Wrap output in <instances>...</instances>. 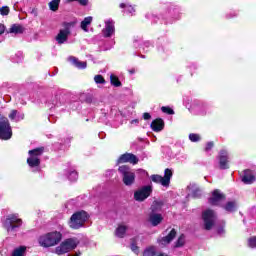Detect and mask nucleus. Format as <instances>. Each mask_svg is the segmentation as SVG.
Wrapping results in <instances>:
<instances>
[{
	"mask_svg": "<svg viewBox=\"0 0 256 256\" xmlns=\"http://www.w3.org/2000/svg\"><path fill=\"white\" fill-rule=\"evenodd\" d=\"M118 171L123 175V183L127 187L133 185L135 183V173L131 172L129 167L126 165L120 166Z\"/></svg>",
	"mask_w": 256,
	"mask_h": 256,
	"instance_id": "9d476101",
	"label": "nucleus"
},
{
	"mask_svg": "<svg viewBox=\"0 0 256 256\" xmlns=\"http://www.w3.org/2000/svg\"><path fill=\"white\" fill-rule=\"evenodd\" d=\"M9 119H11V121H23V119H25V114L17 110H12L9 114Z\"/></svg>",
	"mask_w": 256,
	"mask_h": 256,
	"instance_id": "4be33fe9",
	"label": "nucleus"
},
{
	"mask_svg": "<svg viewBox=\"0 0 256 256\" xmlns=\"http://www.w3.org/2000/svg\"><path fill=\"white\" fill-rule=\"evenodd\" d=\"M161 111L163 113H167V115H175V111H173V109H171L170 107H167V106H163L161 108Z\"/></svg>",
	"mask_w": 256,
	"mask_h": 256,
	"instance_id": "f704fd0d",
	"label": "nucleus"
},
{
	"mask_svg": "<svg viewBox=\"0 0 256 256\" xmlns=\"http://www.w3.org/2000/svg\"><path fill=\"white\" fill-rule=\"evenodd\" d=\"M163 127H165V122H163V119L161 118L153 120L151 123V129L156 133H159V131H163Z\"/></svg>",
	"mask_w": 256,
	"mask_h": 256,
	"instance_id": "aec40b11",
	"label": "nucleus"
},
{
	"mask_svg": "<svg viewBox=\"0 0 256 256\" xmlns=\"http://www.w3.org/2000/svg\"><path fill=\"white\" fill-rule=\"evenodd\" d=\"M163 221V215L152 212L149 215V222L153 227H157Z\"/></svg>",
	"mask_w": 256,
	"mask_h": 256,
	"instance_id": "a211bd4d",
	"label": "nucleus"
},
{
	"mask_svg": "<svg viewBox=\"0 0 256 256\" xmlns=\"http://www.w3.org/2000/svg\"><path fill=\"white\" fill-rule=\"evenodd\" d=\"M43 151H45L44 147L29 150L27 163L31 169H37V167L41 165V155H43Z\"/></svg>",
	"mask_w": 256,
	"mask_h": 256,
	"instance_id": "7ed1b4c3",
	"label": "nucleus"
},
{
	"mask_svg": "<svg viewBox=\"0 0 256 256\" xmlns=\"http://www.w3.org/2000/svg\"><path fill=\"white\" fill-rule=\"evenodd\" d=\"M248 245L249 247H251L252 249H255L256 248V237H251L249 238L248 240Z\"/></svg>",
	"mask_w": 256,
	"mask_h": 256,
	"instance_id": "4c0bfd02",
	"label": "nucleus"
},
{
	"mask_svg": "<svg viewBox=\"0 0 256 256\" xmlns=\"http://www.w3.org/2000/svg\"><path fill=\"white\" fill-rule=\"evenodd\" d=\"M5 33V25L0 24V35H3Z\"/></svg>",
	"mask_w": 256,
	"mask_h": 256,
	"instance_id": "c03bdc74",
	"label": "nucleus"
},
{
	"mask_svg": "<svg viewBox=\"0 0 256 256\" xmlns=\"http://www.w3.org/2000/svg\"><path fill=\"white\" fill-rule=\"evenodd\" d=\"M185 245V235H181L176 241L175 247H183Z\"/></svg>",
	"mask_w": 256,
	"mask_h": 256,
	"instance_id": "473e14b6",
	"label": "nucleus"
},
{
	"mask_svg": "<svg viewBox=\"0 0 256 256\" xmlns=\"http://www.w3.org/2000/svg\"><path fill=\"white\" fill-rule=\"evenodd\" d=\"M189 139L193 143H196V141H199L201 139V137L198 134H190Z\"/></svg>",
	"mask_w": 256,
	"mask_h": 256,
	"instance_id": "58836bf2",
	"label": "nucleus"
},
{
	"mask_svg": "<svg viewBox=\"0 0 256 256\" xmlns=\"http://www.w3.org/2000/svg\"><path fill=\"white\" fill-rule=\"evenodd\" d=\"M162 207H163V201H154L151 206V209L153 213H155L156 211H161Z\"/></svg>",
	"mask_w": 256,
	"mask_h": 256,
	"instance_id": "bb28decb",
	"label": "nucleus"
},
{
	"mask_svg": "<svg viewBox=\"0 0 256 256\" xmlns=\"http://www.w3.org/2000/svg\"><path fill=\"white\" fill-rule=\"evenodd\" d=\"M143 256H157V248L155 246L146 248L143 252Z\"/></svg>",
	"mask_w": 256,
	"mask_h": 256,
	"instance_id": "a878e982",
	"label": "nucleus"
},
{
	"mask_svg": "<svg viewBox=\"0 0 256 256\" xmlns=\"http://www.w3.org/2000/svg\"><path fill=\"white\" fill-rule=\"evenodd\" d=\"M225 201V195L220 190H214L212 197L209 199L210 205H221Z\"/></svg>",
	"mask_w": 256,
	"mask_h": 256,
	"instance_id": "f8f14e48",
	"label": "nucleus"
},
{
	"mask_svg": "<svg viewBox=\"0 0 256 256\" xmlns=\"http://www.w3.org/2000/svg\"><path fill=\"white\" fill-rule=\"evenodd\" d=\"M118 163H132V165H137L139 159L134 154L126 153L120 156Z\"/></svg>",
	"mask_w": 256,
	"mask_h": 256,
	"instance_id": "4468645a",
	"label": "nucleus"
},
{
	"mask_svg": "<svg viewBox=\"0 0 256 256\" xmlns=\"http://www.w3.org/2000/svg\"><path fill=\"white\" fill-rule=\"evenodd\" d=\"M94 81H95V83H97L98 85H99V84H100V85L105 84V78H103L101 75H96V76L94 77Z\"/></svg>",
	"mask_w": 256,
	"mask_h": 256,
	"instance_id": "c9c22d12",
	"label": "nucleus"
},
{
	"mask_svg": "<svg viewBox=\"0 0 256 256\" xmlns=\"http://www.w3.org/2000/svg\"><path fill=\"white\" fill-rule=\"evenodd\" d=\"M235 209H237V202L235 201H230L225 206V210L229 212L235 211Z\"/></svg>",
	"mask_w": 256,
	"mask_h": 256,
	"instance_id": "c85d7f7f",
	"label": "nucleus"
},
{
	"mask_svg": "<svg viewBox=\"0 0 256 256\" xmlns=\"http://www.w3.org/2000/svg\"><path fill=\"white\" fill-rule=\"evenodd\" d=\"M23 31H25V28H23L20 24H14L9 29V33H14L15 35H21Z\"/></svg>",
	"mask_w": 256,
	"mask_h": 256,
	"instance_id": "b1692460",
	"label": "nucleus"
},
{
	"mask_svg": "<svg viewBox=\"0 0 256 256\" xmlns=\"http://www.w3.org/2000/svg\"><path fill=\"white\" fill-rule=\"evenodd\" d=\"M242 181L243 183H245L246 185H251V183L255 182V175L253 174L252 171L250 170H245L244 171V175L242 177Z\"/></svg>",
	"mask_w": 256,
	"mask_h": 256,
	"instance_id": "412c9836",
	"label": "nucleus"
},
{
	"mask_svg": "<svg viewBox=\"0 0 256 256\" xmlns=\"http://www.w3.org/2000/svg\"><path fill=\"white\" fill-rule=\"evenodd\" d=\"M176 235L177 232L175 231V229H172L167 236L158 240L159 245H169V243H171V241L175 239Z\"/></svg>",
	"mask_w": 256,
	"mask_h": 256,
	"instance_id": "f3484780",
	"label": "nucleus"
},
{
	"mask_svg": "<svg viewBox=\"0 0 256 256\" xmlns=\"http://www.w3.org/2000/svg\"><path fill=\"white\" fill-rule=\"evenodd\" d=\"M115 33V22L113 20H107L105 22V28L103 29L104 37H111Z\"/></svg>",
	"mask_w": 256,
	"mask_h": 256,
	"instance_id": "2eb2a0df",
	"label": "nucleus"
},
{
	"mask_svg": "<svg viewBox=\"0 0 256 256\" xmlns=\"http://www.w3.org/2000/svg\"><path fill=\"white\" fill-rule=\"evenodd\" d=\"M111 84L114 85V87H121V81H119V78L115 75L110 76Z\"/></svg>",
	"mask_w": 256,
	"mask_h": 256,
	"instance_id": "2f4dec72",
	"label": "nucleus"
},
{
	"mask_svg": "<svg viewBox=\"0 0 256 256\" xmlns=\"http://www.w3.org/2000/svg\"><path fill=\"white\" fill-rule=\"evenodd\" d=\"M130 249H131V251H133V253L138 255V253H139V246L137 244H135V242L133 240H132V242L130 244Z\"/></svg>",
	"mask_w": 256,
	"mask_h": 256,
	"instance_id": "e433bc0d",
	"label": "nucleus"
},
{
	"mask_svg": "<svg viewBox=\"0 0 256 256\" xmlns=\"http://www.w3.org/2000/svg\"><path fill=\"white\" fill-rule=\"evenodd\" d=\"M120 8H121V9H126V11H127L128 13H131V14L135 13V8H133V6H131V5H129V4L121 3V4H120Z\"/></svg>",
	"mask_w": 256,
	"mask_h": 256,
	"instance_id": "7c9ffc66",
	"label": "nucleus"
},
{
	"mask_svg": "<svg viewBox=\"0 0 256 256\" xmlns=\"http://www.w3.org/2000/svg\"><path fill=\"white\" fill-rule=\"evenodd\" d=\"M202 219L204 221V229H206V231H210V229H213L215 221H217V215H215L213 210H206L202 214Z\"/></svg>",
	"mask_w": 256,
	"mask_h": 256,
	"instance_id": "1a4fd4ad",
	"label": "nucleus"
},
{
	"mask_svg": "<svg viewBox=\"0 0 256 256\" xmlns=\"http://www.w3.org/2000/svg\"><path fill=\"white\" fill-rule=\"evenodd\" d=\"M77 245H79V239L77 238L65 239L59 246L55 248L54 253H56V255H65V253H69V251H73V249H77Z\"/></svg>",
	"mask_w": 256,
	"mask_h": 256,
	"instance_id": "f03ea898",
	"label": "nucleus"
},
{
	"mask_svg": "<svg viewBox=\"0 0 256 256\" xmlns=\"http://www.w3.org/2000/svg\"><path fill=\"white\" fill-rule=\"evenodd\" d=\"M0 14L1 15H9V7L4 6V7L0 8Z\"/></svg>",
	"mask_w": 256,
	"mask_h": 256,
	"instance_id": "ea45409f",
	"label": "nucleus"
},
{
	"mask_svg": "<svg viewBox=\"0 0 256 256\" xmlns=\"http://www.w3.org/2000/svg\"><path fill=\"white\" fill-rule=\"evenodd\" d=\"M21 225H23V220L19 218L18 214L8 215L4 222V227L5 229H7L8 233L11 231H15V229H18V227H21Z\"/></svg>",
	"mask_w": 256,
	"mask_h": 256,
	"instance_id": "39448f33",
	"label": "nucleus"
},
{
	"mask_svg": "<svg viewBox=\"0 0 256 256\" xmlns=\"http://www.w3.org/2000/svg\"><path fill=\"white\" fill-rule=\"evenodd\" d=\"M73 24L69 22H64L62 24L63 29L59 30V33L56 36V41L58 45H63L69 39V35H71V26Z\"/></svg>",
	"mask_w": 256,
	"mask_h": 256,
	"instance_id": "6e6552de",
	"label": "nucleus"
},
{
	"mask_svg": "<svg viewBox=\"0 0 256 256\" xmlns=\"http://www.w3.org/2000/svg\"><path fill=\"white\" fill-rule=\"evenodd\" d=\"M153 193V186L147 185L142 186L134 192V199L135 201H145L150 195Z\"/></svg>",
	"mask_w": 256,
	"mask_h": 256,
	"instance_id": "9b49d317",
	"label": "nucleus"
},
{
	"mask_svg": "<svg viewBox=\"0 0 256 256\" xmlns=\"http://www.w3.org/2000/svg\"><path fill=\"white\" fill-rule=\"evenodd\" d=\"M13 136V131L11 130V124H9V119L2 117L0 121V139L7 141Z\"/></svg>",
	"mask_w": 256,
	"mask_h": 256,
	"instance_id": "0eeeda50",
	"label": "nucleus"
},
{
	"mask_svg": "<svg viewBox=\"0 0 256 256\" xmlns=\"http://www.w3.org/2000/svg\"><path fill=\"white\" fill-rule=\"evenodd\" d=\"M61 3V0H52L49 3L50 11H57L59 9V4Z\"/></svg>",
	"mask_w": 256,
	"mask_h": 256,
	"instance_id": "cd10ccee",
	"label": "nucleus"
},
{
	"mask_svg": "<svg viewBox=\"0 0 256 256\" xmlns=\"http://www.w3.org/2000/svg\"><path fill=\"white\" fill-rule=\"evenodd\" d=\"M63 234L59 231H52L42 235L39 238V245L48 249L49 247H55L61 243Z\"/></svg>",
	"mask_w": 256,
	"mask_h": 256,
	"instance_id": "f257e3e1",
	"label": "nucleus"
},
{
	"mask_svg": "<svg viewBox=\"0 0 256 256\" xmlns=\"http://www.w3.org/2000/svg\"><path fill=\"white\" fill-rule=\"evenodd\" d=\"M211 149H213V142H208L206 144L205 151H211Z\"/></svg>",
	"mask_w": 256,
	"mask_h": 256,
	"instance_id": "79ce46f5",
	"label": "nucleus"
},
{
	"mask_svg": "<svg viewBox=\"0 0 256 256\" xmlns=\"http://www.w3.org/2000/svg\"><path fill=\"white\" fill-rule=\"evenodd\" d=\"M73 1H77L80 5H87L89 3L88 0H67L68 3H73Z\"/></svg>",
	"mask_w": 256,
	"mask_h": 256,
	"instance_id": "a19ab883",
	"label": "nucleus"
},
{
	"mask_svg": "<svg viewBox=\"0 0 256 256\" xmlns=\"http://www.w3.org/2000/svg\"><path fill=\"white\" fill-rule=\"evenodd\" d=\"M171 177H173V172L171 169L167 168L164 171V177L158 174H154L150 177L153 183H158L162 185V187H169V183H171Z\"/></svg>",
	"mask_w": 256,
	"mask_h": 256,
	"instance_id": "423d86ee",
	"label": "nucleus"
},
{
	"mask_svg": "<svg viewBox=\"0 0 256 256\" xmlns=\"http://www.w3.org/2000/svg\"><path fill=\"white\" fill-rule=\"evenodd\" d=\"M68 179L70 181H77V179H79V175L77 174V172L75 170L71 171L68 175Z\"/></svg>",
	"mask_w": 256,
	"mask_h": 256,
	"instance_id": "72a5a7b5",
	"label": "nucleus"
},
{
	"mask_svg": "<svg viewBox=\"0 0 256 256\" xmlns=\"http://www.w3.org/2000/svg\"><path fill=\"white\" fill-rule=\"evenodd\" d=\"M89 219V215L85 211H79L74 213L69 220V227L71 229H81L85 225V222Z\"/></svg>",
	"mask_w": 256,
	"mask_h": 256,
	"instance_id": "20e7f679",
	"label": "nucleus"
},
{
	"mask_svg": "<svg viewBox=\"0 0 256 256\" xmlns=\"http://www.w3.org/2000/svg\"><path fill=\"white\" fill-rule=\"evenodd\" d=\"M130 73H131V74L135 73V70H130Z\"/></svg>",
	"mask_w": 256,
	"mask_h": 256,
	"instance_id": "de8ad7c7",
	"label": "nucleus"
},
{
	"mask_svg": "<svg viewBox=\"0 0 256 256\" xmlns=\"http://www.w3.org/2000/svg\"><path fill=\"white\" fill-rule=\"evenodd\" d=\"M143 119H145V121H148V119H151V114H149V113H144L143 114Z\"/></svg>",
	"mask_w": 256,
	"mask_h": 256,
	"instance_id": "37998d69",
	"label": "nucleus"
},
{
	"mask_svg": "<svg viewBox=\"0 0 256 256\" xmlns=\"http://www.w3.org/2000/svg\"><path fill=\"white\" fill-rule=\"evenodd\" d=\"M219 165L220 169H229V156L227 155V151L222 150L219 156Z\"/></svg>",
	"mask_w": 256,
	"mask_h": 256,
	"instance_id": "dca6fc26",
	"label": "nucleus"
},
{
	"mask_svg": "<svg viewBox=\"0 0 256 256\" xmlns=\"http://www.w3.org/2000/svg\"><path fill=\"white\" fill-rule=\"evenodd\" d=\"M69 61L73 63L74 66L77 67V69H87V62L79 61V59L75 57H70Z\"/></svg>",
	"mask_w": 256,
	"mask_h": 256,
	"instance_id": "5701e85b",
	"label": "nucleus"
},
{
	"mask_svg": "<svg viewBox=\"0 0 256 256\" xmlns=\"http://www.w3.org/2000/svg\"><path fill=\"white\" fill-rule=\"evenodd\" d=\"M137 123H139V120H138V119H134V120L131 121V124H132V125H133V124H136V125H137Z\"/></svg>",
	"mask_w": 256,
	"mask_h": 256,
	"instance_id": "a18cd8bd",
	"label": "nucleus"
},
{
	"mask_svg": "<svg viewBox=\"0 0 256 256\" xmlns=\"http://www.w3.org/2000/svg\"><path fill=\"white\" fill-rule=\"evenodd\" d=\"M127 231H129V226L125 224H119L115 230V235L119 239H123L127 235Z\"/></svg>",
	"mask_w": 256,
	"mask_h": 256,
	"instance_id": "6ab92c4d",
	"label": "nucleus"
},
{
	"mask_svg": "<svg viewBox=\"0 0 256 256\" xmlns=\"http://www.w3.org/2000/svg\"><path fill=\"white\" fill-rule=\"evenodd\" d=\"M188 195L194 199H199L203 195V190L195 183L188 186Z\"/></svg>",
	"mask_w": 256,
	"mask_h": 256,
	"instance_id": "ddd939ff",
	"label": "nucleus"
},
{
	"mask_svg": "<svg viewBox=\"0 0 256 256\" xmlns=\"http://www.w3.org/2000/svg\"><path fill=\"white\" fill-rule=\"evenodd\" d=\"M26 247L25 246H20L19 248H16L12 254V256H23L25 254L26 251Z\"/></svg>",
	"mask_w": 256,
	"mask_h": 256,
	"instance_id": "c756f323",
	"label": "nucleus"
},
{
	"mask_svg": "<svg viewBox=\"0 0 256 256\" xmlns=\"http://www.w3.org/2000/svg\"><path fill=\"white\" fill-rule=\"evenodd\" d=\"M93 21V17L88 16L84 18V20L81 22V29L87 33L89 31V25H91V22Z\"/></svg>",
	"mask_w": 256,
	"mask_h": 256,
	"instance_id": "393cba45",
	"label": "nucleus"
},
{
	"mask_svg": "<svg viewBox=\"0 0 256 256\" xmlns=\"http://www.w3.org/2000/svg\"><path fill=\"white\" fill-rule=\"evenodd\" d=\"M218 233H219V235H222V233H224L223 228L219 229V230H218Z\"/></svg>",
	"mask_w": 256,
	"mask_h": 256,
	"instance_id": "49530a36",
	"label": "nucleus"
}]
</instances>
